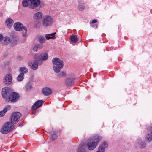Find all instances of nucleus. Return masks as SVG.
I'll return each mask as SVG.
<instances>
[{
  "label": "nucleus",
  "instance_id": "obj_24",
  "mask_svg": "<svg viewBox=\"0 0 152 152\" xmlns=\"http://www.w3.org/2000/svg\"><path fill=\"white\" fill-rule=\"evenodd\" d=\"M49 133L50 134L51 138L52 140H53L56 139L57 136L56 133L54 131H52L50 132Z\"/></svg>",
  "mask_w": 152,
  "mask_h": 152
},
{
  "label": "nucleus",
  "instance_id": "obj_23",
  "mask_svg": "<svg viewBox=\"0 0 152 152\" xmlns=\"http://www.w3.org/2000/svg\"><path fill=\"white\" fill-rule=\"evenodd\" d=\"M56 34V32H54L51 34H47L45 35V37L47 40H49L51 39H54L55 38L54 35Z\"/></svg>",
  "mask_w": 152,
  "mask_h": 152
},
{
  "label": "nucleus",
  "instance_id": "obj_27",
  "mask_svg": "<svg viewBox=\"0 0 152 152\" xmlns=\"http://www.w3.org/2000/svg\"><path fill=\"white\" fill-rule=\"evenodd\" d=\"M24 74L23 73H20L17 77V80L18 81H22L24 78Z\"/></svg>",
  "mask_w": 152,
  "mask_h": 152
},
{
  "label": "nucleus",
  "instance_id": "obj_40",
  "mask_svg": "<svg viewBox=\"0 0 152 152\" xmlns=\"http://www.w3.org/2000/svg\"><path fill=\"white\" fill-rule=\"evenodd\" d=\"M97 22V20L96 19H94L92 21L91 23L93 24L96 23Z\"/></svg>",
  "mask_w": 152,
  "mask_h": 152
},
{
  "label": "nucleus",
  "instance_id": "obj_13",
  "mask_svg": "<svg viewBox=\"0 0 152 152\" xmlns=\"http://www.w3.org/2000/svg\"><path fill=\"white\" fill-rule=\"evenodd\" d=\"M102 138L101 136L95 135L92 138H90V140L95 143L97 142V144H98V142L102 140Z\"/></svg>",
  "mask_w": 152,
  "mask_h": 152
},
{
  "label": "nucleus",
  "instance_id": "obj_1",
  "mask_svg": "<svg viewBox=\"0 0 152 152\" xmlns=\"http://www.w3.org/2000/svg\"><path fill=\"white\" fill-rule=\"evenodd\" d=\"M52 62L54 66L53 69L54 71L58 73L59 72L64 66L63 61L57 58H55L52 60Z\"/></svg>",
  "mask_w": 152,
  "mask_h": 152
},
{
  "label": "nucleus",
  "instance_id": "obj_28",
  "mask_svg": "<svg viewBox=\"0 0 152 152\" xmlns=\"http://www.w3.org/2000/svg\"><path fill=\"white\" fill-rule=\"evenodd\" d=\"M100 145L105 149L107 148L108 146V143L106 141L102 142Z\"/></svg>",
  "mask_w": 152,
  "mask_h": 152
},
{
  "label": "nucleus",
  "instance_id": "obj_30",
  "mask_svg": "<svg viewBox=\"0 0 152 152\" xmlns=\"http://www.w3.org/2000/svg\"><path fill=\"white\" fill-rule=\"evenodd\" d=\"M20 71L21 72V73H26L28 72V69L25 67H21L20 69Z\"/></svg>",
  "mask_w": 152,
  "mask_h": 152
},
{
  "label": "nucleus",
  "instance_id": "obj_4",
  "mask_svg": "<svg viewBox=\"0 0 152 152\" xmlns=\"http://www.w3.org/2000/svg\"><path fill=\"white\" fill-rule=\"evenodd\" d=\"M19 98V95L16 93L11 92L8 98L6 99V101L8 102L11 101L12 102H15L18 101Z\"/></svg>",
  "mask_w": 152,
  "mask_h": 152
},
{
  "label": "nucleus",
  "instance_id": "obj_26",
  "mask_svg": "<svg viewBox=\"0 0 152 152\" xmlns=\"http://www.w3.org/2000/svg\"><path fill=\"white\" fill-rule=\"evenodd\" d=\"M70 39L71 41L74 42L76 43L78 41V39L77 37L74 35H73L71 36L70 37Z\"/></svg>",
  "mask_w": 152,
  "mask_h": 152
},
{
  "label": "nucleus",
  "instance_id": "obj_36",
  "mask_svg": "<svg viewBox=\"0 0 152 152\" xmlns=\"http://www.w3.org/2000/svg\"><path fill=\"white\" fill-rule=\"evenodd\" d=\"M65 75H66L65 73L63 72H61L58 75V76L60 77H63V76H65Z\"/></svg>",
  "mask_w": 152,
  "mask_h": 152
},
{
  "label": "nucleus",
  "instance_id": "obj_31",
  "mask_svg": "<svg viewBox=\"0 0 152 152\" xmlns=\"http://www.w3.org/2000/svg\"><path fill=\"white\" fill-rule=\"evenodd\" d=\"M26 91H28L30 90L32 88V84L31 83H28L26 84Z\"/></svg>",
  "mask_w": 152,
  "mask_h": 152
},
{
  "label": "nucleus",
  "instance_id": "obj_43",
  "mask_svg": "<svg viewBox=\"0 0 152 152\" xmlns=\"http://www.w3.org/2000/svg\"><path fill=\"white\" fill-rule=\"evenodd\" d=\"M91 22H90V24H91Z\"/></svg>",
  "mask_w": 152,
  "mask_h": 152
},
{
  "label": "nucleus",
  "instance_id": "obj_3",
  "mask_svg": "<svg viewBox=\"0 0 152 152\" xmlns=\"http://www.w3.org/2000/svg\"><path fill=\"white\" fill-rule=\"evenodd\" d=\"M14 29L17 31H22V34L23 37L27 35V28L26 27L24 26L23 25L19 22H17L14 23L13 26Z\"/></svg>",
  "mask_w": 152,
  "mask_h": 152
},
{
  "label": "nucleus",
  "instance_id": "obj_11",
  "mask_svg": "<svg viewBox=\"0 0 152 152\" xmlns=\"http://www.w3.org/2000/svg\"><path fill=\"white\" fill-rule=\"evenodd\" d=\"M97 142L95 143L94 142L89 140V142L87 144V147L88 149L90 150H92L96 148L98 144Z\"/></svg>",
  "mask_w": 152,
  "mask_h": 152
},
{
  "label": "nucleus",
  "instance_id": "obj_12",
  "mask_svg": "<svg viewBox=\"0 0 152 152\" xmlns=\"http://www.w3.org/2000/svg\"><path fill=\"white\" fill-rule=\"evenodd\" d=\"M44 102V101L41 100L37 101L32 106V109L34 110L37 109L41 106Z\"/></svg>",
  "mask_w": 152,
  "mask_h": 152
},
{
  "label": "nucleus",
  "instance_id": "obj_22",
  "mask_svg": "<svg viewBox=\"0 0 152 152\" xmlns=\"http://www.w3.org/2000/svg\"><path fill=\"white\" fill-rule=\"evenodd\" d=\"M10 107V105H8L4 109L0 111V117H2L5 115L7 111V108H8Z\"/></svg>",
  "mask_w": 152,
  "mask_h": 152
},
{
  "label": "nucleus",
  "instance_id": "obj_17",
  "mask_svg": "<svg viewBox=\"0 0 152 152\" xmlns=\"http://www.w3.org/2000/svg\"><path fill=\"white\" fill-rule=\"evenodd\" d=\"M13 23V21L11 18L7 19L5 21L6 25L7 26L8 28H11Z\"/></svg>",
  "mask_w": 152,
  "mask_h": 152
},
{
  "label": "nucleus",
  "instance_id": "obj_15",
  "mask_svg": "<svg viewBox=\"0 0 152 152\" xmlns=\"http://www.w3.org/2000/svg\"><path fill=\"white\" fill-rule=\"evenodd\" d=\"M137 143L139 145V147L142 149L144 148L146 146L145 142L142 141L141 138H139L137 140Z\"/></svg>",
  "mask_w": 152,
  "mask_h": 152
},
{
  "label": "nucleus",
  "instance_id": "obj_37",
  "mask_svg": "<svg viewBox=\"0 0 152 152\" xmlns=\"http://www.w3.org/2000/svg\"><path fill=\"white\" fill-rule=\"evenodd\" d=\"M148 130H150L151 134V136L152 137V127H149L148 128Z\"/></svg>",
  "mask_w": 152,
  "mask_h": 152
},
{
  "label": "nucleus",
  "instance_id": "obj_19",
  "mask_svg": "<svg viewBox=\"0 0 152 152\" xmlns=\"http://www.w3.org/2000/svg\"><path fill=\"white\" fill-rule=\"evenodd\" d=\"M39 57L42 60H46L48 58V55L46 53H42L40 55Z\"/></svg>",
  "mask_w": 152,
  "mask_h": 152
},
{
  "label": "nucleus",
  "instance_id": "obj_14",
  "mask_svg": "<svg viewBox=\"0 0 152 152\" xmlns=\"http://www.w3.org/2000/svg\"><path fill=\"white\" fill-rule=\"evenodd\" d=\"M28 65L33 70H36L38 67L37 62L36 61H34L32 63L29 62Z\"/></svg>",
  "mask_w": 152,
  "mask_h": 152
},
{
  "label": "nucleus",
  "instance_id": "obj_38",
  "mask_svg": "<svg viewBox=\"0 0 152 152\" xmlns=\"http://www.w3.org/2000/svg\"><path fill=\"white\" fill-rule=\"evenodd\" d=\"M37 49L36 45H35L33 48V50L35 52H37Z\"/></svg>",
  "mask_w": 152,
  "mask_h": 152
},
{
  "label": "nucleus",
  "instance_id": "obj_33",
  "mask_svg": "<svg viewBox=\"0 0 152 152\" xmlns=\"http://www.w3.org/2000/svg\"><path fill=\"white\" fill-rule=\"evenodd\" d=\"M39 42L41 43L44 42L45 40L44 37L42 36H39Z\"/></svg>",
  "mask_w": 152,
  "mask_h": 152
},
{
  "label": "nucleus",
  "instance_id": "obj_5",
  "mask_svg": "<svg viewBox=\"0 0 152 152\" xmlns=\"http://www.w3.org/2000/svg\"><path fill=\"white\" fill-rule=\"evenodd\" d=\"M20 113L19 112L13 113L11 117L10 121L14 124L17 123L20 120Z\"/></svg>",
  "mask_w": 152,
  "mask_h": 152
},
{
  "label": "nucleus",
  "instance_id": "obj_25",
  "mask_svg": "<svg viewBox=\"0 0 152 152\" xmlns=\"http://www.w3.org/2000/svg\"><path fill=\"white\" fill-rule=\"evenodd\" d=\"M3 39L4 42V43H3V45H7L10 42V38L7 36L5 37L4 38H3Z\"/></svg>",
  "mask_w": 152,
  "mask_h": 152
},
{
  "label": "nucleus",
  "instance_id": "obj_6",
  "mask_svg": "<svg viewBox=\"0 0 152 152\" xmlns=\"http://www.w3.org/2000/svg\"><path fill=\"white\" fill-rule=\"evenodd\" d=\"M53 19L50 16H45L42 20V23L45 27L49 26L51 25Z\"/></svg>",
  "mask_w": 152,
  "mask_h": 152
},
{
  "label": "nucleus",
  "instance_id": "obj_41",
  "mask_svg": "<svg viewBox=\"0 0 152 152\" xmlns=\"http://www.w3.org/2000/svg\"><path fill=\"white\" fill-rule=\"evenodd\" d=\"M0 15L1 16L2 15V13H0Z\"/></svg>",
  "mask_w": 152,
  "mask_h": 152
},
{
  "label": "nucleus",
  "instance_id": "obj_39",
  "mask_svg": "<svg viewBox=\"0 0 152 152\" xmlns=\"http://www.w3.org/2000/svg\"><path fill=\"white\" fill-rule=\"evenodd\" d=\"M3 38V36L1 34H0V42H1Z\"/></svg>",
  "mask_w": 152,
  "mask_h": 152
},
{
  "label": "nucleus",
  "instance_id": "obj_18",
  "mask_svg": "<svg viewBox=\"0 0 152 152\" xmlns=\"http://www.w3.org/2000/svg\"><path fill=\"white\" fill-rule=\"evenodd\" d=\"M74 79L73 78L66 79L65 81V83L67 86H71L74 83Z\"/></svg>",
  "mask_w": 152,
  "mask_h": 152
},
{
  "label": "nucleus",
  "instance_id": "obj_8",
  "mask_svg": "<svg viewBox=\"0 0 152 152\" xmlns=\"http://www.w3.org/2000/svg\"><path fill=\"white\" fill-rule=\"evenodd\" d=\"M11 89L8 87L3 88L2 90V95L3 98H8L10 94L11 93Z\"/></svg>",
  "mask_w": 152,
  "mask_h": 152
},
{
  "label": "nucleus",
  "instance_id": "obj_20",
  "mask_svg": "<svg viewBox=\"0 0 152 152\" xmlns=\"http://www.w3.org/2000/svg\"><path fill=\"white\" fill-rule=\"evenodd\" d=\"M78 9L80 11H83L84 9V7L82 5L83 4V1L82 0L79 1L78 2Z\"/></svg>",
  "mask_w": 152,
  "mask_h": 152
},
{
  "label": "nucleus",
  "instance_id": "obj_10",
  "mask_svg": "<svg viewBox=\"0 0 152 152\" xmlns=\"http://www.w3.org/2000/svg\"><path fill=\"white\" fill-rule=\"evenodd\" d=\"M86 146L85 144L80 143L78 145L77 149V152H87L86 150Z\"/></svg>",
  "mask_w": 152,
  "mask_h": 152
},
{
  "label": "nucleus",
  "instance_id": "obj_32",
  "mask_svg": "<svg viewBox=\"0 0 152 152\" xmlns=\"http://www.w3.org/2000/svg\"><path fill=\"white\" fill-rule=\"evenodd\" d=\"M152 140V137L149 134H148L146 136V140L147 142H149Z\"/></svg>",
  "mask_w": 152,
  "mask_h": 152
},
{
  "label": "nucleus",
  "instance_id": "obj_16",
  "mask_svg": "<svg viewBox=\"0 0 152 152\" xmlns=\"http://www.w3.org/2000/svg\"><path fill=\"white\" fill-rule=\"evenodd\" d=\"M42 92L45 96H48L51 94L52 90L50 88L46 87L42 89Z\"/></svg>",
  "mask_w": 152,
  "mask_h": 152
},
{
  "label": "nucleus",
  "instance_id": "obj_35",
  "mask_svg": "<svg viewBox=\"0 0 152 152\" xmlns=\"http://www.w3.org/2000/svg\"><path fill=\"white\" fill-rule=\"evenodd\" d=\"M36 46L37 49L39 50L42 49L43 47L42 45L41 44H37L36 45Z\"/></svg>",
  "mask_w": 152,
  "mask_h": 152
},
{
  "label": "nucleus",
  "instance_id": "obj_2",
  "mask_svg": "<svg viewBox=\"0 0 152 152\" xmlns=\"http://www.w3.org/2000/svg\"><path fill=\"white\" fill-rule=\"evenodd\" d=\"M14 124L10 121L6 122L0 130V132L4 134H7L13 130Z\"/></svg>",
  "mask_w": 152,
  "mask_h": 152
},
{
  "label": "nucleus",
  "instance_id": "obj_9",
  "mask_svg": "<svg viewBox=\"0 0 152 152\" xmlns=\"http://www.w3.org/2000/svg\"><path fill=\"white\" fill-rule=\"evenodd\" d=\"M12 76L10 74L7 75L3 79V83L6 86L10 85L12 83Z\"/></svg>",
  "mask_w": 152,
  "mask_h": 152
},
{
  "label": "nucleus",
  "instance_id": "obj_42",
  "mask_svg": "<svg viewBox=\"0 0 152 152\" xmlns=\"http://www.w3.org/2000/svg\"><path fill=\"white\" fill-rule=\"evenodd\" d=\"M96 152H101L100 151H99V150H98L97 151H96Z\"/></svg>",
  "mask_w": 152,
  "mask_h": 152
},
{
  "label": "nucleus",
  "instance_id": "obj_21",
  "mask_svg": "<svg viewBox=\"0 0 152 152\" xmlns=\"http://www.w3.org/2000/svg\"><path fill=\"white\" fill-rule=\"evenodd\" d=\"M42 13L41 12H37L35 13L34 15V18L38 20L41 19L42 18Z\"/></svg>",
  "mask_w": 152,
  "mask_h": 152
},
{
  "label": "nucleus",
  "instance_id": "obj_29",
  "mask_svg": "<svg viewBox=\"0 0 152 152\" xmlns=\"http://www.w3.org/2000/svg\"><path fill=\"white\" fill-rule=\"evenodd\" d=\"M22 5L24 7H26L29 4V1L28 0H23L22 2Z\"/></svg>",
  "mask_w": 152,
  "mask_h": 152
},
{
  "label": "nucleus",
  "instance_id": "obj_7",
  "mask_svg": "<svg viewBox=\"0 0 152 152\" xmlns=\"http://www.w3.org/2000/svg\"><path fill=\"white\" fill-rule=\"evenodd\" d=\"M29 1V7L31 9H35L40 5V0H28Z\"/></svg>",
  "mask_w": 152,
  "mask_h": 152
},
{
  "label": "nucleus",
  "instance_id": "obj_34",
  "mask_svg": "<svg viewBox=\"0 0 152 152\" xmlns=\"http://www.w3.org/2000/svg\"><path fill=\"white\" fill-rule=\"evenodd\" d=\"M98 150L101 152H104L105 148L100 145L98 148Z\"/></svg>",
  "mask_w": 152,
  "mask_h": 152
}]
</instances>
